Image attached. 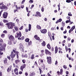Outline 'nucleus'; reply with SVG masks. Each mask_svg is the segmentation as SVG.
<instances>
[{
    "instance_id": "61",
    "label": "nucleus",
    "mask_w": 76,
    "mask_h": 76,
    "mask_svg": "<svg viewBox=\"0 0 76 76\" xmlns=\"http://www.w3.org/2000/svg\"><path fill=\"white\" fill-rule=\"evenodd\" d=\"M14 44H15L16 43V40H15L14 42H13Z\"/></svg>"
},
{
    "instance_id": "43",
    "label": "nucleus",
    "mask_w": 76,
    "mask_h": 76,
    "mask_svg": "<svg viewBox=\"0 0 76 76\" xmlns=\"http://www.w3.org/2000/svg\"><path fill=\"white\" fill-rule=\"evenodd\" d=\"M48 35H49V37H51V33H50V32H48Z\"/></svg>"
},
{
    "instance_id": "39",
    "label": "nucleus",
    "mask_w": 76,
    "mask_h": 76,
    "mask_svg": "<svg viewBox=\"0 0 76 76\" xmlns=\"http://www.w3.org/2000/svg\"><path fill=\"white\" fill-rule=\"evenodd\" d=\"M0 26H3V23H2L1 22H0Z\"/></svg>"
},
{
    "instance_id": "49",
    "label": "nucleus",
    "mask_w": 76,
    "mask_h": 76,
    "mask_svg": "<svg viewBox=\"0 0 76 76\" xmlns=\"http://www.w3.org/2000/svg\"><path fill=\"white\" fill-rule=\"evenodd\" d=\"M34 4H33L31 5V7L30 8V9H32V8H33V7H34Z\"/></svg>"
},
{
    "instance_id": "32",
    "label": "nucleus",
    "mask_w": 76,
    "mask_h": 76,
    "mask_svg": "<svg viewBox=\"0 0 76 76\" xmlns=\"http://www.w3.org/2000/svg\"><path fill=\"white\" fill-rule=\"evenodd\" d=\"M70 20H67L66 21V23H70Z\"/></svg>"
},
{
    "instance_id": "36",
    "label": "nucleus",
    "mask_w": 76,
    "mask_h": 76,
    "mask_svg": "<svg viewBox=\"0 0 76 76\" xmlns=\"http://www.w3.org/2000/svg\"><path fill=\"white\" fill-rule=\"evenodd\" d=\"M1 36L2 38H4V37H5V35H4V34H2V35H1Z\"/></svg>"
},
{
    "instance_id": "14",
    "label": "nucleus",
    "mask_w": 76,
    "mask_h": 76,
    "mask_svg": "<svg viewBox=\"0 0 76 76\" xmlns=\"http://www.w3.org/2000/svg\"><path fill=\"white\" fill-rule=\"evenodd\" d=\"M40 32L42 34H46L47 33V29H44L43 30H41Z\"/></svg>"
},
{
    "instance_id": "64",
    "label": "nucleus",
    "mask_w": 76,
    "mask_h": 76,
    "mask_svg": "<svg viewBox=\"0 0 76 76\" xmlns=\"http://www.w3.org/2000/svg\"><path fill=\"white\" fill-rule=\"evenodd\" d=\"M74 4L75 6H76V1L74 2Z\"/></svg>"
},
{
    "instance_id": "9",
    "label": "nucleus",
    "mask_w": 76,
    "mask_h": 76,
    "mask_svg": "<svg viewBox=\"0 0 76 76\" xmlns=\"http://www.w3.org/2000/svg\"><path fill=\"white\" fill-rule=\"evenodd\" d=\"M75 29V26H73L71 28V29H70L69 30V34H71V32H72L73 31L74 29Z\"/></svg>"
},
{
    "instance_id": "26",
    "label": "nucleus",
    "mask_w": 76,
    "mask_h": 76,
    "mask_svg": "<svg viewBox=\"0 0 76 76\" xmlns=\"http://www.w3.org/2000/svg\"><path fill=\"white\" fill-rule=\"evenodd\" d=\"M7 59L5 58L4 60V64H6L7 63Z\"/></svg>"
},
{
    "instance_id": "16",
    "label": "nucleus",
    "mask_w": 76,
    "mask_h": 76,
    "mask_svg": "<svg viewBox=\"0 0 76 76\" xmlns=\"http://www.w3.org/2000/svg\"><path fill=\"white\" fill-rule=\"evenodd\" d=\"M34 37L35 38V39H36L37 40H38L39 41L40 40V38H39V37H38V36L37 35H36L34 36Z\"/></svg>"
},
{
    "instance_id": "25",
    "label": "nucleus",
    "mask_w": 76,
    "mask_h": 76,
    "mask_svg": "<svg viewBox=\"0 0 76 76\" xmlns=\"http://www.w3.org/2000/svg\"><path fill=\"white\" fill-rule=\"evenodd\" d=\"M39 70L40 74V75L42 74V72H43L42 71V70H41V69L40 68H39Z\"/></svg>"
},
{
    "instance_id": "15",
    "label": "nucleus",
    "mask_w": 76,
    "mask_h": 76,
    "mask_svg": "<svg viewBox=\"0 0 76 76\" xmlns=\"http://www.w3.org/2000/svg\"><path fill=\"white\" fill-rule=\"evenodd\" d=\"M20 50L21 51H22V52H23L24 51V49H23V46L22 45H21L20 47Z\"/></svg>"
},
{
    "instance_id": "60",
    "label": "nucleus",
    "mask_w": 76,
    "mask_h": 76,
    "mask_svg": "<svg viewBox=\"0 0 76 76\" xmlns=\"http://www.w3.org/2000/svg\"><path fill=\"white\" fill-rule=\"evenodd\" d=\"M63 29H64L63 27H62L61 28V31H63Z\"/></svg>"
},
{
    "instance_id": "6",
    "label": "nucleus",
    "mask_w": 76,
    "mask_h": 76,
    "mask_svg": "<svg viewBox=\"0 0 76 76\" xmlns=\"http://www.w3.org/2000/svg\"><path fill=\"white\" fill-rule=\"evenodd\" d=\"M47 59L48 60V63L49 64H51V57H47Z\"/></svg>"
},
{
    "instance_id": "37",
    "label": "nucleus",
    "mask_w": 76,
    "mask_h": 76,
    "mask_svg": "<svg viewBox=\"0 0 76 76\" xmlns=\"http://www.w3.org/2000/svg\"><path fill=\"white\" fill-rule=\"evenodd\" d=\"M28 45H31V44H32V41H30L29 42H28Z\"/></svg>"
},
{
    "instance_id": "24",
    "label": "nucleus",
    "mask_w": 76,
    "mask_h": 76,
    "mask_svg": "<svg viewBox=\"0 0 76 76\" xmlns=\"http://www.w3.org/2000/svg\"><path fill=\"white\" fill-rule=\"evenodd\" d=\"M28 26H29L28 31H31V25L29 24Z\"/></svg>"
},
{
    "instance_id": "31",
    "label": "nucleus",
    "mask_w": 76,
    "mask_h": 76,
    "mask_svg": "<svg viewBox=\"0 0 76 76\" xmlns=\"http://www.w3.org/2000/svg\"><path fill=\"white\" fill-rule=\"evenodd\" d=\"M8 44H9V45H11L12 44V42L11 41H10L8 42Z\"/></svg>"
},
{
    "instance_id": "34",
    "label": "nucleus",
    "mask_w": 76,
    "mask_h": 76,
    "mask_svg": "<svg viewBox=\"0 0 76 76\" xmlns=\"http://www.w3.org/2000/svg\"><path fill=\"white\" fill-rule=\"evenodd\" d=\"M44 10V7H42L41 8V11L43 12Z\"/></svg>"
},
{
    "instance_id": "2",
    "label": "nucleus",
    "mask_w": 76,
    "mask_h": 76,
    "mask_svg": "<svg viewBox=\"0 0 76 76\" xmlns=\"http://www.w3.org/2000/svg\"><path fill=\"white\" fill-rule=\"evenodd\" d=\"M0 9L3 10L4 9V10H6L8 9L7 7L4 5V4L2 3H0Z\"/></svg>"
},
{
    "instance_id": "11",
    "label": "nucleus",
    "mask_w": 76,
    "mask_h": 76,
    "mask_svg": "<svg viewBox=\"0 0 76 76\" xmlns=\"http://www.w3.org/2000/svg\"><path fill=\"white\" fill-rule=\"evenodd\" d=\"M9 39L12 41H13L15 40V38L13 37V36L11 35L9 37Z\"/></svg>"
},
{
    "instance_id": "40",
    "label": "nucleus",
    "mask_w": 76,
    "mask_h": 76,
    "mask_svg": "<svg viewBox=\"0 0 76 76\" xmlns=\"http://www.w3.org/2000/svg\"><path fill=\"white\" fill-rule=\"evenodd\" d=\"M66 19H69V20H70V17L69 16H67L66 17Z\"/></svg>"
},
{
    "instance_id": "59",
    "label": "nucleus",
    "mask_w": 76,
    "mask_h": 76,
    "mask_svg": "<svg viewBox=\"0 0 76 76\" xmlns=\"http://www.w3.org/2000/svg\"><path fill=\"white\" fill-rule=\"evenodd\" d=\"M0 76H2V72H0Z\"/></svg>"
},
{
    "instance_id": "42",
    "label": "nucleus",
    "mask_w": 76,
    "mask_h": 76,
    "mask_svg": "<svg viewBox=\"0 0 76 76\" xmlns=\"http://www.w3.org/2000/svg\"><path fill=\"white\" fill-rule=\"evenodd\" d=\"M33 3V0H30L29 1V3Z\"/></svg>"
},
{
    "instance_id": "50",
    "label": "nucleus",
    "mask_w": 76,
    "mask_h": 76,
    "mask_svg": "<svg viewBox=\"0 0 76 76\" xmlns=\"http://www.w3.org/2000/svg\"><path fill=\"white\" fill-rule=\"evenodd\" d=\"M3 32L4 33H5V34H6L7 33V31L5 30L4 31H3Z\"/></svg>"
},
{
    "instance_id": "27",
    "label": "nucleus",
    "mask_w": 76,
    "mask_h": 76,
    "mask_svg": "<svg viewBox=\"0 0 76 76\" xmlns=\"http://www.w3.org/2000/svg\"><path fill=\"white\" fill-rule=\"evenodd\" d=\"M37 29H41V27L39 25L37 26Z\"/></svg>"
},
{
    "instance_id": "47",
    "label": "nucleus",
    "mask_w": 76,
    "mask_h": 76,
    "mask_svg": "<svg viewBox=\"0 0 76 76\" xmlns=\"http://www.w3.org/2000/svg\"><path fill=\"white\" fill-rule=\"evenodd\" d=\"M7 58H8V59H9V60H10V56H7Z\"/></svg>"
},
{
    "instance_id": "7",
    "label": "nucleus",
    "mask_w": 76,
    "mask_h": 76,
    "mask_svg": "<svg viewBox=\"0 0 76 76\" xmlns=\"http://www.w3.org/2000/svg\"><path fill=\"white\" fill-rule=\"evenodd\" d=\"M16 34L17 35L15 36V38H18V37H21V36H22L21 32L20 31L19 32V33H17Z\"/></svg>"
},
{
    "instance_id": "10",
    "label": "nucleus",
    "mask_w": 76,
    "mask_h": 76,
    "mask_svg": "<svg viewBox=\"0 0 76 76\" xmlns=\"http://www.w3.org/2000/svg\"><path fill=\"white\" fill-rule=\"evenodd\" d=\"M45 53L46 54L48 55L49 56H51V53L47 49L45 50Z\"/></svg>"
},
{
    "instance_id": "58",
    "label": "nucleus",
    "mask_w": 76,
    "mask_h": 76,
    "mask_svg": "<svg viewBox=\"0 0 76 76\" xmlns=\"http://www.w3.org/2000/svg\"><path fill=\"white\" fill-rule=\"evenodd\" d=\"M26 10L27 12H28V7H26Z\"/></svg>"
},
{
    "instance_id": "5",
    "label": "nucleus",
    "mask_w": 76,
    "mask_h": 76,
    "mask_svg": "<svg viewBox=\"0 0 76 76\" xmlns=\"http://www.w3.org/2000/svg\"><path fill=\"white\" fill-rule=\"evenodd\" d=\"M16 56V53H14L13 52H12L11 53L10 56L12 58H15Z\"/></svg>"
},
{
    "instance_id": "46",
    "label": "nucleus",
    "mask_w": 76,
    "mask_h": 76,
    "mask_svg": "<svg viewBox=\"0 0 76 76\" xmlns=\"http://www.w3.org/2000/svg\"><path fill=\"white\" fill-rule=\"evenodd\" d=\"M63 67L64 69H67V66L66 65H64Z\"/></svg>"
},
{
    "instance_id": "54",
    "label": "nucleus",
    "mask_w": 76,
    "mask_h": 76,
    "mask_svg": "<svg viewBox=\"0 0 76 76\" xmlns=\"http://www.w3.org/2000/svg\"><path fill=\"white\" fill-rule=\"evenodd\" d=\"M66 33H67V31L66 30L65 31H64L63 34H66Z\"/></svg>"
},
{
    "instance_id": "41",
    "label": "nucleus",
    "mask_w": 76,
    "mask_h": 76,
    "mask_svg": "<svg viewBox=\"0 0 76 76\" xmlns=\"http://www.w3.org/2000/svg\"><path fill=\"white\" fill-rule=\"evenodd\" d=\"M16 75H18V71H16L15 72Z\"/></svg>"
},
{
    "instance_id": "17",
    "label": "nucleus",
    "mask_w": 76,
    "mask_h": 76,
    "mask_svg": "<svg viewBox=\"0 0 76 76\" xmlns=\"http://www.w3.org/2000/svg\"><path fill=\"white\" fill-rule=\"evenodd\" d=\"M61 21H62V19L60 18L56 22V23H58L59 22H61Z\"/></svg>"
},
{
    "instance_id": "20",
    "label": "nucleus",
    "mask_w": 76,
    "mask_h": 76,
    "mask_svg": "<svg viewBox=\"0 0 76 76\" xmlns=\"http://www.w3.org/2000/svg\"><path fill=\"white\" fill-rule=\"evenodd\" d=\"M35 75V73L33 72L32 73H30V76H34Z\"/></svg>"
},
{
    "instance_id": "57",
    "label": "nucleus",
    "mask_w": 76,
    "mask_h": 76,
    "mask_svg": "<svg viewBox=\"0 0 76 76\" xmlns=\"http://www.w3.org/2000/svg\"><path fill=\"white\" fill-rule=\"evenodd\" d=\"M25 0H23L21 2L22 4H23V2H25Z\"/></svg>"
},
{
    "instance_id": "23",
    "label": "nucleus",
    "mask_w": 76,
    "mask_h": 76,
    "mask_svg": "<svg viewBox=\"0 0 76 76\" xmlns=\"http://www.w3.org/2000/svg\"><path fill=\"white\" fill-rule=\"evenodd\" d=\"M15 62L16 64H18V63H19L20 62V60L19 59H17L15 60Z\"/></svg>"
},
{
    "instance_id": "35",
    "label": "nucleus",
    "mask_w": 76,
    "mask_h": 76,
    "mask_svg": "<svg viewBox=\"0 0 76 76\" xmlns=\"http://www.w3.org/2000/svg\"><path fill=\"white\" fill-rule=\"evenodd\" d=\"M66 3H70L71 1L70 0H66Z\"/></svg>"
},
{
    "instance_id": "52",
    "label": "nucleus",
    "mask_w": 76,
    "mask_h": 76,
    "mask_svg": "<svg viewBox=\"0 0 76 76\" xmlns=\"http://www.w3.org/2000/svg\"><path fill=\"white\" fill-rule=\"evenodd\" d=\"M23 26H21L20 28V30H21V29H23Z\"/></svg>"
},
{
    "instance_id": "30",
    "label": "nucleus",
    "mask_w": 76,
    "mask_h": 76,
    "mask_svg": "<svg viewBox=\"0 0 76 76\" xmlns=\"http://www.w3.org/2000/svg\"><path fill=\"white\" fill-rule=\"evenodd\" d=\"M26 42H29V39L28 38H27L25 39Z\"/></svg>"
},
{
    "instance_id": "3",
    "label": "nucleus",
    "mask_w": 76,
    "mask_h": 76,
    "mask_svg": "<svg viewBox=\"0 0 76 76\" xmlns=\"http://www.w3.org/2000/svg\"><path fill=\"white\" fill-rule=\"evenodd\" d=\"M6 44L5 43L3 45L0 47V52L5 50V48H6Z\"/></svg>"
},
{
    "instance_id": "12",
    "label": "nucleus",
    "mask_w": 76,
    "mask_h": 76,
    "mask_svg": "<svg viewBox=\"0 0 76 76\" xmlns=\"http://www.w3.org/2000/svg\"><path fill=\"white\" fill-rule=\"evenodd\" d=\"M35 16H37V17H38V16H39V17H41V13L40 12H37L36 13V14H35Z\"/></svg>"
},
{
    "instance_id": "45",
    "label": "nucleus",
    "mask_w": 76,
    "mask_h": 76,
    "mask_svg": "<svg viewBox=\"0 0 76 76\" xmlns=\"http://www.w3.org/2000/svg\"><path fill=\"white\" fill-rule=\"evenodd\" d=\"M9 69H10V70H11L12 69V66L11 65L9 66Z\"/></svg>"
},
{
    "instance_id": "28",
    "label": "nucleus",
    "mask_w": 76,
    "mask_h": 76,
    "mask_svg": "<svg viewBox=\"0 0 76 76\" xmlns=\"http://www.w3.org/2000/svg\"><path fill=\"white\" fill-rule=\"evenodd\" d=\"M61 23L62 25V26H65V23L64 22H62Z\"/></svg>"
},
{
    "instance_id": "19",
    "label": "nucleus",
    "mask_w": 76,
    "mask_h": 76,
    "mask_svg": "<svg viewBox=\"0 0 76 76\" xmlns=\"http://www.w3.org/2000/svg\"><path fill=\"white\" fill-rule=\"evenodd\" d=\"M22 57H25V58H27V57H28V55H27V54H26L25 55H22Z\"/></svg>"
},
{
    "instance_id": "56",
    "label": "nucleus",
    "mask_w": 76,
    "mask_h": 76,
    "mask_svg": "<svg viewBox=\"0 0 76 76\" xmlns=\"http://www.w3.org/2000/svg\"><path fill=\"white\" fill-rule=\"evenodd\" d=\"M24 38H25V37H22L21 38V40H23V39H24Z\"/></svg>"
},
{
    "instance_id": "51",
    "label": "nucleus",
    "mask_w": 76,
    "mask_h": 76,
    "mask_svg": "<svg viewBox=\"0 0 76 76\" xmlns=\"http://www.w3.org/2000/svg\"><path fill=\"white\" fill-rule=\"evenodd\" d=\"M22 62L23 63H25V59L22 60Z\"/></svg>"
},
{
    "instance_id": "33",
    "label": "nucleus",
    "mask_w": 76,
    "mask_h": 76,
    "mask_svg": "<svg viewBox=\"0 0 76 76\" xmlns=\"http://www.w3.org/2000/svg\"><path fill=\"white\" fill-rule=\"evenodd\" d=\"M14 28L15 31H18V27L15 26L14 27Z\"/></svg>"
},
{
    "instance_id": "63",
    "label": "nucleus",
    "mask_w": 76,
    "mask_h": 76,
    "mask_svg": "<svg viewBox=\"0 0 76 76\" xmlns=\"http://www.w3.org/2000/svg\"><path fill=\"white\" fill-rule=\"evenodd\" d=\"M68 41H70V37L68 38Z\"/></svg>"
},
{
    "instance_id": "29",
    "label": "nucleus",
    "mask_w": 76,
    "mask_h": 76,
    "mask_svg": "<svg viewBox=\"0 0 76 76\" xmlns=\"http://www.w3.org/2000/svg\"><path fill=\"white\" fill-rule=\"evenodd\" d=\"M31 59L32 60V59H34V54L32 55L31 57Z\"/></svg>"
},
{
    "instance_id": "21",
    "label": "nucleus",
    "mask_w": 76,
    "mask_h": 76,
    "mask_svg": "<svg viewBox=\"0 0 76 76\" xmlns=\"http://www.w3.org/2000/svg\"><path fill=\"white\" fill-rule=\"evenodd\" d=\"M47 47L49 50H50V49H51V47L50 46V45L49 44H48L47 45Z\"/></svg>"
},
{
    "instance_id": "44",
    "label": "nucleus",
    "mask_w": 76,
    "mask_h": 76,
    "mask_svg": "<svg viewBox=\"0 0 76 76\" xmlns=\"http://www.w3.org/2000/svg\"><path fill=\"white\" fill-rule=\"evenodd\" d=\"M3 22L4 23H6V22H7V20H3Z\"/></svg>"
},
{
    "instance_id": "38",
    "label": "nucleus",
    "mask_w": 76,
    "mask_h": 76,
    "mask_svg": "<svg viewBox=\"0 0 76 76\" xmlns=\"http://www.w3.org/2000/svg\"><path fill=\"white\" fill-rule=\"evenodd\" d=\"M71 14V12H69L68 14V15L69 16H72V14Z\"/></svg>"
},
{
    "instance_id": "55",
    "label": "nucleus",
    "mask_w": 76,
    "mask_h": 76,
    "mask_svg": "<svg viewBox=\"0 0 76 76\" xmlns=\"http://www.w3.org/2000/svg\"><path fill=\"white\" fill-rule=\"evenodd\" d=\"M3 40H2L1 39H0V42H3Z\"/></svg>"
},
{
    "instance_id": "8",
    "label": "nucleus",
    "mask_w": 76,
    "mask_h": 76,
    "mask_svg": "<svg viewBox=\"0 0 76 76\" xmlns=\"http://www.w3.org/2000/svg\"><path fill=\"white\" fill-rule=\"evenodd\" d=\"M7 15H8V13L7 12H4L3 14V18L5 19H6L7 17Z\"/></svg>"
},
{
    "instance_id": "53",
    "label": "nucleus",
    "mask_w": 76,
    "mask_h": 76,
    "mask_svg": "<svg viewBox=\"0 0 76 76\" xmlns=\"http://www.w3.org/2000/svg\"><path fill=\"white\" fill-rule=\"evenodd\" d=\"M10 70L9 68H8L7 69V72H10Z\"/></svg>"
},
{
    "instance_id": "18",
    "label": "nucleus",
    "mask_w": 76,
    "mask_h": 76,
    "mask_svg": "<svg viewBox=\"0 0 76 76\" xmlns=\"http://www.w3.org/2000/svg\"><path fill=\"white\" fill-rule=\"evenodd\" d=\"M55 53L56 54L57 53V52L58 51V48H57V46H56V47L55 48Z\"/></svg>"
},
{
    "instance_id": "13",
    "label": "nucleus",
    "mask_w": 76,
    "mask_h": 76,
    "mask_svg": "<svg viewBox=\"0 0 76 76\" xmlns=\"http://www.w3.org/2000/svg\"><path fill=\"white\" fill-rule=\"evenodd\" d=\"M26 67V65L25 64H23L22 66H21L20 67V69L22 71H23V69H25V68Z\"/></svg>"
},
{
    "instance_id": "1",
    "label": "nucleus",
    "mask_w": 76,
    "mask_h": 76,
    "mask_svg": "<svg viewBox=\"0 0 76 76\" xmlns=\"http://www.w3.org/2000/svg\"><path fill=\"white\" fill-rule=\"evenodd\" d=\"M7 25L8 29H12L14 26H15V24L12 22L8 23L6 24Z\"/></svg>"
},
{
    "instance_id": "62",
    "label": "nucleus",
    "mask_w": 76,
    "mask_h": 76,
    "mask_svg": "<svg viewBox=\"0 0 76 76\" xmlns=\"http://www.w3.org/2000/svg\"><path fill=\"white\" fill-rule=\"evenodd\" d=\"M58 63L57 61H56V62H55V65H57V63Z\"/></svg>"
},
{
    "instance_id": "4",
    "label": "nucleus",
    "mask_w": 76,
    "mask_h": 76,
    "mask_svg": "<svg viewBox=\"0 0 76 76\" xmlns=\"http://www.w3.org/2000/svg\"><path fill=\"white\" fill-rule=\"evenodd\" d=\"M13 52L14 53H15L16 55L17 58L18 59L19 58V53L18 52H17L16 51V49H14L13 50Z\"/></svg>"
},
{
    "instance_id": "48",
    "label": "nucleus",
    "mask_w": 76,
    "mask_h": 76,
    "mask_svg": "<svg viewBox=\"0 0 76 76\" xmlns=\"http://www.w3.org/2000/svg\"><path fill=\"white\" fill-rule=\"evenodd\" d=\"M18 71V68H16L14 70V72H16V71Z\"/></svg>"
},
{
    "instance_id": "22",
    "label": "nucleus",
    "mask_w": 76,
    "mask_h": 76,
    "mask_svg": "<svg viewBox=\"0 0 76 76\" xmlns=\"http://www.w3.org/2000/svg\"><path fill=\"white\" fill-rule=\"evenodd\" d=\"M45 44H46L45 41H43V43H42V46H43V47H45Z\"/></svg>"
}]
</instances>
